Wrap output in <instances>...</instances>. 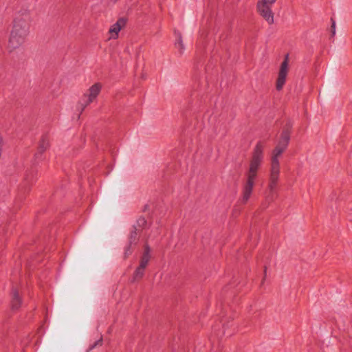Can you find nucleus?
Returning <instances> with one entry per match:
<instances>
[{
	"instance_id": "1",
	"label": "nucleus",
	"mask_w": 352,
	"mask_h": 352,
	"mask_svg": "<svg viewBox=\"0 0 352 352\" xmlns=\"http://www.w3.org/2000/svg\"><path fill=\"white\" fill-rule=\"evenodd\" d=\"M265 148V144L262 141H259L256 143L252 151L249 168L245 173V180L242 185L240 201L243 204L248 202L252 193L258 171L264 161Z\"/></svg>"
},
{
	"instance_id": "2",
	"label": "nucleus",
	"mask_w": 352,
	"mask_h": 352,
	"mask_svg": "<svg viewBox=\"0 0 352 352\" xmlns=\"http://www.w3.org/2000/svg\"><path fill=\"white\" fill-rule=\"evenodd\" d=\"M289 140V133L287 131L283 132L276 146L272 151V156L270 157L269 184L267 187L268 195L267 197V199L269 201H272L276 194L280 173L279 158L283 153L286 150Z\"/></svg>"
},
{
	"instance_id": "3",
	"label": "nucleus",
	"mask_w": 352,
	"mask_h": 352,
	"mask_svg": "<svg viewBox=\"0 0 352 352\" xmlns=\"http://www.w3.org/2000/svg\"><path fill=\"white\" fill-rule=\"evenodd\" d=\"M29 29L30 25L27 21L23 19L14 20L8 44V50L10 53L25 43L29 34Z\"/></svg>"
},
{
	"instance_id": "4",
	"label": "nucleus",
	"mask_w": 352,
	"mask_h": 352,
	"mask_svg": "<svg viewBox=\"0 0 352 352\" xmlns=\"http://www.w3.org/2000/svg\"><path fill=\"white\" fill-rule=\"evenodd\" d=\"M276 0H259L257 3V9L259 14L269 23H274V14L272 6Z\"/></svg>"
},
{
	"instance_id": "5",
	"label": "nucleus",
	"mask_w": 352,
	"mask_h": 352,
	"mask_svg": "<svg viewBox=\"0 0 352 352\" xmlns=\"http://www.w3.org/2000/svg\"><path fill=\"white\" fill-rule=\"evenodd\" d=\"M100 90L101 85L100 83H95L89 88L88 94H84L79 101V104L81 106L82 110H83L97 98Z\"/></svg>"
},
{
	"instance_id": "6",
	"label": "nucleus",
	"mask_w": 352,
	"mask_h": 352,
	"mask_svg": "<svg viewBox=\"0 0 352 352\" xmlns=\"http://www.w3.org/2000/svg\"><path fill=\"white\" fill-rule=\"evenodd\" d=\"M289 55L287 54L285 56L284 60L281 63L279 72L278 74V78L276 80V89L280 91L283 89L286 78L289 71Z\"/></svg>"
},
{
	"instance_id": "7",
	"label": "nucleus",
	"mask_w": 352,
	"mask_h": 352,
	"mask_svg": "<svg viewBox=\"0 0 352 352\" xmlns=\"http://www.w3.org/2000/svg\"><path fill=\"white\" fill-rule=\"evenodd\" d=\"M125 24V21L123 19H120L114 23L109 29V33L111 34V38H116L118 32L121 30L122 27Z\"/></svg>"
},
{
	"instance_id": "8",
	"label": "nucleus",
	"mask_w": 352,
	"mask_h": 352,
	"mask_svg": "<svg viewBox=\"0 0 352 352\" xmlns=\"http://www.w3.org/2000/svg\"><path fill=\"white\" fill-rule=\"evenodd\" d=\"M11 308L12 310H17L21 305L22 300L18 292L13 289L12 292Z\"/></svg>"
},
{
	"instance_id": "9",
	"label": "nucleus",
	"mask_w": 352,
	"mask_h": 352,
	"mask_svg": "<svg viewBox=\"0 0 352 352\" xmlns=\"http://www.w3.org/2000/svg\"><path fill=\"white\" fill-rule=\"evenodd\" d=\"M175 46L180 54H182L185 51V46L183 43L182 36L179 32L175 31Z\"/></svg>"
},
{
	"instance_id": "10",
	"label": "nucleus",
	"mask_w": 352,
	"mask_h": 352,
	"mask_svg": "<svg viewBox=\"0 0 352 352\" xmlns=\"http://www.w3.org/2000/svg\"><path fill=\"white\" fill-rule=\"evenodd\" d=\"M149 260H150V248L146 245L145 246L144 252L141 258L140 264L139 266L145 269L146 265L148 263Z\"/></svg>"
},
{
	"instance_id": "11",
	"label": "nucleus",
	"mask_w": 352,
	"mask_h": 352,
	"mask_svg": "<svg viewBox=\"0 0 352 352\" xmlns=\"http://www.w3.org/2000/svg\"><path fill=\"white\" fill-rule=\"evenodd\" d=\"M144 270L145 269H144L140 266L138 267H137V269L135 270V271L134 272V276H133L134 280H137V279H140L143 276V275L144 274Z\"/></svg>"
},
{
	"instance_id": "12",
	"label": "nucleus",
	"mask_w": 352,
	"mask_h": 352,
	"mask_svg": "<svg viewBox=\"0 0 352 352\" xmlns=\"http://www.w3.org/2000/svg\"><path fill=\"white\" fill-rule=\"evenodd\" d=\"M49 146V142L47 140L43 139L40 143L38 151L39 153L41 154L43 152H44L47 147Z\"/></svg>"
},
{
	"instance_id": "13",
	"label": "nucleus",
	"mask_w": 352,
	"mask_h": 352,
	"mask_svg": "<svg viewBox=\"0 0 352 352\" xmlns=\"http://www.w3.org/2000/svg\"><path fill=\"white\" fill-rule=\"evenodd\" d=\"M135 230L132 231L129 238L130 244L135 243L137 241V234H138V228L136 227L134 228Z\"/></svg>"
},
{
	"instance_id": "14",
	"label": "nucleus",
	"mask_w": 352,
	"mask_h": 352,
	"mask_svg": "<svg viewBox=\"0 0 352 352\" xmlns=\"http://www.w3.org/2000/svg\"><path fill=\"white\" fill-rule=\"evenodd\" d=\"M146 224V221L144 217H140L137 220V226L139 228H144Z\"/></svg>"
},
{
	"instance_id": "15",
	"label": "nucleus",
	"mask_w": 352,
	"mask_h": 352,
	"mask_svg": "<svg viewBox=\"0 0 352 352\" xmlns=\"http://www.w3.org/2000/svg\"><path fill=\"white\" fill-rule=\"evenodd\" d=\"M332 25H331V34L332 36H334L336 34V21L331 19Z\"/></svg>"
},
{
	"instance_id": "16",
	"label": "nucleus",
	"mask_w": 352,
	"mask_h": 352,
	"mask_svg": "<svg viewBox=\"0 0 352 352\" xmlns=\"http://www.w3.org/2000/svg\"><path fill=\"white\" fill-rule=\"evenodd\" d=\"M102 343V340H98V341H96L95 342V344L94 345H92L91 347H90V350L93 349L96 345L98 344H101Z\"/></svg>"
},
{
	"instance_id": "17",
	"label": "nucleus",
	"mask_w": 352,
	"mask_h": 352,
	"mask_svg": "<svg viewBox=\"0 0 352 352\" xmlns=\"http://www.w3.org/2000/svg\"><path fill=\"white\" fill-rule=\"evenodd\" d=\"M124 254H125V255H129V254H131V251L129 250V248L126 249Z\"/></svg>"
},
{
	"instance_id": "18",
	"label": "nucleus",
	"mask_w": 352,
	"mask_h": 352,
	"mask_svg": "<svg viewBox=\"0 0 352 352\" xmlns=\"http://www.w3.org/2000/svg\"><path fill=\"white\" fill-rule=\"evenodd\" d=\"M223 334L226 336V335H227V333H226V326H225V325H223Z\"/></svg>"
}]
</instances>
